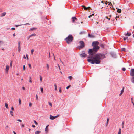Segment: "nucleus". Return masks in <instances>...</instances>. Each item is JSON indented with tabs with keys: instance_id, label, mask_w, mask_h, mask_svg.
I'll return each instance as SVG.
<instances>
[{
	"instance_id": "obj_42",
	"label": "nucleus",
	"mask_w": 134,
	"mask_h": 134,
	"mask_svg": "<svg viewBox=\"0 0 134 134\" xmlns=\"http://www.w3.org/2000/svg\"><path fill=\"white\" fill-rule=\"evenodd\" d=\"M108 122H109V119H107V122H106V123H107V124H108Z\"/></svg>"
},
{
	"instance_id": "obj_20",
	"label": "nucleus",
	"mask_w": 134,
	"mask_h": 134,
	"mask_svg": "<svg viewBox=\"0 0 134 134\" xmlns=\"http://www.w3.org/2000/svg\"><path fill=\"white\" fill-rule=\"evenodd\" d=\"M121 50L122 51H126V49L124 48H122Z\"/></svg>"
},
{
	"instance_id": "obj_14",
	"label": "nucleus",
	"mask_w": 134,
	"mask_h": 134,
	"mask_svg": "<svg viewBox=\"0 0 134 134\" xmlns=\"http://www.w3.org/2000/svg\"><path fill=\"white\" fill-rule=\"evenodd\" d=\"M88 36L90 38H94V36L93 35H92V34H88Z\"/></svg>"
},
{
	"instance_id": "obj_25",
	"label": "nucleus",
	"mask_w": 134,
	"mask_h": 134,
	"mask_svg": "<svg viewBox=\"0 0 134 134\" xmlns=\"http://www.w3.org/2000/svg\"><path fill=\"white\" fill-rule=\"evenodd\" d=\"M99 45L101 47H102L103 48H104V45H103V44H100Z\"/></svg>"
},
{
	"instance_id": "obj_5",
	"label": "nucleus",
	"mask_w": 134,
	"mask_h": 134,
	"mask_svg": "<svg viewBox=\"0 0 134 134\" xmlns=\"http://www.w3.org/2000/svg\"><path fill=\"white\" fill-rule=\"evenodd\" d=\"M130 74L131 76H132L131 78V81L133 83H134V69L131 70Z\"/></svg>"
},
{
	"instance_id": "obj_60",
	"label": "nucleus",
	"mask_w": 134,
	"mask_h": 134,
	"mask_svg": "<svg viewBox=\"0 0 134 134\" xmlns=\"http://www.w3.org/2000/svg\"><path fill=\"white\" fill-rule=\"evenodd\" d=\"M13 36H15V33L13 34Z\"/></svg>"
},
{
	"instance_id": "obj_34",
	"label": "nucleus",
	"mask_w": 134,
	"mask_h": 134,
	"mask_svg": "<svg viewBox=\"0 0 134 134\" xmlns=\"http://www.w3.org/2000/svg\"><path fill=\"white\" fill-rule=\"evenodd\" d=\"M34 49H32L31 50V53L32 54H33V52H34Z\"/></svg>"
},
{
	"instance_id": "obj_22",
	"label": "nucleus",
	"mask_w": 134,
	"mask_h": 134,
	"mask_svg": "<svg viewBox=\"0 0 134 134\" xmlns=\"http://www.w3.org/2000/svg\"><path fill=\"white\" fill-rule=\"evenodd\" d=\"M5 105L6 108L7 109H8V104L6 103H5Z\"/></svg>"
},
{
	"instance_id": "obj_63",
	"label": "nucleus",
	"mask_w": 134,
	"mask_h": 134,
	"mask_svg": "<svg viewBox=\"0 0 134 134\" xmlns=\"http://www.w3.org/2000/svg\"><path fill=\"white\" fill-rule=\"evenodd\" d=\"M15 53H13L12 54V55L13 56H14V55Z\"/></svg>"
},
{
	"instance_id": "obj_51",
	"label": "nucleus",
	"mask_w": 134,
	"mask_h": 134,
	"mask_svg": "<svg viewBox=\"0 0 134 134\" xmlns=\"http://www.w3.org/2000/svg\"><path fill=\"white\" fill-rule=\"evenodd\" d=\"M31 37V36H30V35L27 37V40H28L29 39V38Z\"/></svg>"
},
{
	"instance_id": "obj_32",
	"label": "nucleus",
	"mask_w": 134,
	"mask_h": 134,
	"mask_svg": "<svg viewBox=\"0 0 134 134\" xmlns=\"http://www.w3.org/2000/svg\"><path fill=\"white\" fill-rule=\"evenodd\" d=\"M54 87H55V90H57V85L56 84H55L54 85Z\"/></svg>"
},
{
	"instance_id": "obj_53",
	"label": "nucleus",
	"mask_w": 134,
	"mask_h": 134,
	"mask_svg": "<svg viewBox=\"0 0 134 134\" xmlns=\"http://www.w3.org/2000/svg\"><path fill=\"white\" fill-rule=\"evenodd\" d=\"M70 86L69 85L67 86V87H66V88L68 89L70 87Z\"/></svg>"
},
{
	"instance_id": "obj_62",
	"label": "nucleus",
	"mask_w": 134,
	"mask_h": 134,
	"mask_svg": "<svg viewBox=\"0 0 134 134\" xmlns=\"http://www.w3.org/2000/svg\"><path fill=\"white\" fill-rule=\"evenodd\" d=\"M22 89H23L24 90H25V88L24 87H22Z\"/></svg>"
},
{
	"instance_id": "obj_47",
	"label": "nucleus",
	"mask_w": 134,
	"mask_h": 134,
	"mask_svg": "<svg viewBox=\"0 0 134 134\" xmlns=\"http://www.w3.org/2000/svg\"><path fill=\"white\" fill-rule=\"evenodd\" d=\"M11 29L12 30H14L15 29V28L14 27H12L11 28Z\"/></svg>"
},
{
	"instance_id": "obj_10",
	"label": "nucleus",
	"mask_w": 134,
	"mask_h": 134,
	"mask_svg": "<svg viewBox=\"0 0 134 134\" xmlns=\"http://www.w3.org/2000/svg\"><path fill=\"white\" fill-rule=\"evenodd\" d=\"M72 22L73 23L75 21H77V19L75 17H72Z\"/></svg>"
},
{
	"instance_id": "obj_29",
	"label": "nucleus",
	"mask_w": 134,
	"mask_h": 134,
	"mask_svg": "<svg viewBox=\"0 0 134 134\" xmlns=\"http://www.w3.org/2000/svg\"><path fill=\"white\" fill-rule=\"evenodd\" d=\"M31 77H29V82L30 83H32V80H31Z\"/></svg>"
},
{
	"instance_id": "obj_59",
	"label": "nucleus",
	"mask_w": 134,
	"mask_h": 134,
	"mask_svg": "<svg viewBox=\"0 0 134 134\" xmlns=\"http://www.w3.org/2000/svg\"><path fill=\"white\" fill-rule=\"evenodd\" d=\"M47 126L46 127V128H45V131H46V130L47 129Z\"/></svg>"
},
{
	"instance_id": "obj_3",
	"label": "nucleus",
	"mask_w": 134,
	"mask_h": 134,
	"mask_svg": "<svg viewBox=\"0 0 134 134\" xmlns=\"http://www.w3.org/2000/svg\"><path fill=\"white\" fill-rule=\"evenodd\" d=\"M73 40V37L72 35H69L65 38L67 43L68 44H70Z\"/></svg>"
},
{
	"instance_id": "obj_45",
	"label": "nucleus",
	"mask_w": 134,
	"mask_h": 134,
	"mask_svg": "<svg viewBox=\"0 0 134 134\" xmlns=\"http://www.w3.org/2000/svg\"><path fill=\"white\" fill-rule=\"evenodd\" d=\"M17 121H19L20 122H22V120H20V119H18Z\"/></svg>"
},
{
	"instance_id": "obj_40",
	"label": "nucleus",
	"mask_w": 134,
	"mask_h": 134,
	"mask_svg": "<svg viewBox=\"0 0 134 134\" xmlns=\"http://www.w3.org/2000/svg\"><path fill=\"white\" fill-rule=\"evenodd\" d=\"M133 98H131V102L132 103L133 105H134V103L133 101Z\"/></svg>"
},
{
	"instance_id": "obj_1",
	"label": "nucleus",
	"mask_w": 134,
	"mask_h": 134,
	"mask_svg": "<svg viewBox=\"0 0 134 134\" xmlns=\"http://www.w3.org/2000/svg\"><path fill=\"white\" fill-rule=\"evenodd\" d=\"M105 57V55L104 54L98 53L95 55L94 57H89V59L87 60L92 64H98L100 63V60L103 59Z\"/></svg>"
},
{
	"instance_id": "obj_27",
	"label": "nucleus",
	"mask_w": 134,
	"mask_h": 134,
	"mask_svg": "<svg viewBox=\"0 0 134 134\" xmlns=\"http://www.w3.org/2000/svg\"><path fill=\"white\" fill-rule=\"evenodd\" d=\"M39 77H40V81L41 82H42V78L41 76V75H40Z\"/></svg>"
},
{
	"instance_id": "obj_58",
	"label": "nucleus",
	"mask_w": 134,
	"mask_h": 134,
	"mask_svg": "<svg viewBox=\"0 0 134 134\" xmlns=\"http://www.w3.org/2000/svg\"><path fill=\"white\" fill-rule=\"evenodd\" d=\"M108 3H109V5H112V4L111 3V2H108Z\"/></svg>"
},
{
	"instance_id": "obj_56",
	"label": "nucleus",
	"mask_w": 134,
	"mask_h": 134,
	"mask_svg": "<svg viewBox=\"0 0 134 134\" xmlns=\"http://www.w3.org/2000/svg\"><path fill=\"white\" fill-rule=\"evenodd\" d=\"M23 58L24 59H26V57L25 55H24V56L23 57Z\"/></svg>"
},
{
	"instance_id": "obj_50",
	"label": "nucleus",
	"mask_w": 134,
	"mask_h": 134,
	"mask_svg": "<svg viewBox=\"0 0 134 134\" xmlns=\"http://www.w3.org/2000/svg\"><path fill=\"white\" fill-rule=\"evenodd\" d=\"M29 67L30 68H31V64H28Z\"/></svg>"
},
{
	"instance_id": "obj_41",
	"label": "nucleus",
	"mask_w": 134,
	"mask_h": 134,
	"mask_svg": "<svg viewBox=\"0 0 134 134\" xmlns=\"http://www.w3.org/2000/svg\"><path fill=\"white\" fill-rule=\"evenodd\" d=\"M122 70L123 71H125L126 70V69L124 67L123 68H122Z\"/></svg>"
},
{
	"instance_id": "obj_26",
	"label": "nucleus",
	"mask_w": 134,
	"mask_h": 134,
	"mask_svg": "<svg viewBox=\"0 0 134 134\" xmlns=\"http://www.w3.org/2000/svg\"><path fill=\"white\" fill-rule=\"evenodd\" d=\"M72 77L71 76H70L68 77V78L70 79V80H71Z\"/></svg>"
},
{
	"instance_id": "obj_15",
	"label": "nucleus",
	"mask_w": 134,
	"mask_h": 134,
	"mask_svg": "<svg viewBox=\"0 0 134 134\" xmlns=\"http://www.w3.org/2000/svg\"><path fill=\"white\" fill-rule=\"evenodd\" d=\"M36 29H37L36 28L34 27V28H31L29 30V31H34Z\"/></svg>"
},
{
	"instance_id": "obj_11",
	"label": "nucleus",
	"mask_w": 134,
	"mask_h": 134,
	"mask_svg": "<svg viewBox=\"0 0 134 134\" xmlns=\"http://www.w3.org/2000/svg\"><path fill=\"white\" fill-rule=\"evenodd\" d=\"M80 56L83 58L85 57L86 56V55L84 53L80 54Z\"/></svg>"
},
{
	"instance_id": "obj_61",
	"label": "nucleus",
	"mask_w": 134,
	"mask_h": 134,
	"mask_svg": "<svg viewBox=\"0 0 134 134\" xmlns=\"http://www.w3.org/2000/svg\"><path fill=\"white\" fill-rule=\"evenodd\" d=\"M21 127H24V125L23 124H22L21 125Z\"/></svg>"
},
{
	"instance_id": "obj_7",
	"label": "nucleus",
	"mask_w": 134,
	"mask_h": 134,
	"mask_svg": "<svg viewBox=\"0 0 134 134\" xmlns=\"http://www.w3.org/2000/svg\"><path fill=\"white\" fill-rule=\"evenodd\" d=\"M59 115H57L56 116H54L51 115H50V119L52 120H53L54 119H55L57 118L59 116Z\"/></svg>"
},
{
	"instance_id": "obj_44",
	"label": "nucleus",
	"mask_w": 134,
	"mask_h": 134,
	"mask_svg": "<svg viewBox=\"0 0 134 134\" xmlns=\"http://www.w3.org/2000/svg\"><path fill=\"white\" fill-rule=\"evenodd\" d=\"M22 25V24H21V25H15V26L16 27H18V26H21Z\"/></svg>"
},
{
	"instance_id": "obj_28",
	"label": "nucleus",
	"mask_w": 134,
	"mask_h": 134,
	"mask_svg": "<svg viewBox=\"0 0 134 134\" xmlns=\"http://www.w3.org/2000/svg\"><path fill=\"white\" fill-rule=\"evenodd\" d=\"M19 103L20 104H21V100L20 99H19Z\"/></svg>"
},
{
	"instance_id": "obj_24",
	"label": "nucleus",
	"mask_w": 134,
	"mask_h": 134,
	"mask_svg": "<svg viewBox=\"0 0 134 134\" xmlns=\"http://www.w3.org/2000/svg\"><path fill=\"white\" fill-rule=\"evenodd\" d=\"M117 12L118 13H121V10L120 9H118L117 10Z\"/></svg>"
},
{
	"instance_id": "obj_39",
	"label": "nucleus",
	"mask_w": 134,
	"mask_h": 134,
	"mask_svg": "<svg viewBox=\"0 0 134 134\" xmlns=\"http://www.w3.org/2000/svg\"><path fill=\"white\" fill-rule=\"evenodd\" d=\"M34 122L36 125H38L36 121L35 120H34Z\"/></svg>"
},
{
	"instance_id": "obj_21",
	"label": "nucleus",
	"mask_w": 134,
	"mask_h": 134,
	"mask_svg": "<svg viewBox=\"0 0 134 134\" xmlns=\"http://www.w3.org/2000/svg\"><path fill=\"white\" fill-rule=\"evenodd\" d=\"M85 33V32L84 31H82L79 33V34L80 35L84 34Z\"/></svg>"
},
{
	"instance_id": "obj_55",
	"label": "nucleus",
	"mask_w": 134,
	"mask_h": 134,
	"mask_svg": "<svg viewBox=\"0 0 134 134\" xmlns=\"http://www.w3.org/2000/svg\"><path fill=\"white\" fill-rule=\"evenodd\" d=\"M58 68H59V69H60V66L59 65V64H58Z\"/></svg>"
},
{
	"instance_id": "obj_4",
	"label": "nucleus",
	"mask_w": 134,
	"mask_h": 134,
	"mask_svg": "<svg viewBox=\"0 0 134 134\" xmlns=\"http://www.w3.org/2000/svg\"><path fill=\"white\" fill-rule=\"evenodd\" d=\"M88 53L90 55L88 56V58L89 59V58H88L89 57H94L95 52L92 49H89Z\"/></svg>"
},
{
	"instance_id": "obj_9",
	"label": "nucleus",
	"mask_w": 134,
	"mask_h": 134,
	"mask_svg": "<svg viewBox=\"0 0 134 134\" xmlns=\"http://www.w3.org/2000/svg\"><path fill=\"white\" fill-rule=\"evenodd\" d=\"M111 54L113 58H115L116 57V54L113 52H111Z\"/></svg>"
},
{
	"instance_id": "obj_57",
	"label": "nucleus",
	"mask_w": 134,
	"mask_h": 134,
	"mask_svg": "<svg viewBox=\"0 0 134 134\" xmlns=\"http://www.w3.org/2000/svg\"><path fill=\"white\" fill-rule=\"evenodd\" d=\"M32 126L33 127H34H34H35V125H32Z\"/></svg>"
},
{
	"instance_id": "obj_17",
	"label": "nucleus",
	"mask_w": 134,
	"mask_h": 134,
	"mask_svg": "<svg viewBox=\"0 0 134 134\" xmlns=\"http://www.w3.org/2000/svg\"><path fill=\"white\" fill-rule=\"evenodd\" d=\"M131 34L130 33H127L125 35H126L127 36H130L131 35Z\"/></svg>"
},
{
	"instance_id": "obj_64",
	"label": "nucleus",
	"mask_w": 134,
	"mask_h": 134,
	"mask_svg": "<svg viewBox=\"0 0 134 134\" xmlns=\"http://www.w3.org/2000/svg\"><path fill=\"white\" fill-rule=\"evenodd\" d=\"M13 133L14 134H16V133L14 131H13Z\"/></svg>"
},
{
	"instance_id": "obj_37",
	"label": "nucleus",
	"mask_w": 134,
	"mask_h": 134,
	"mask_svg": "<svg viewBox=\"0 0 134 134\" xmlns=\"http://www.w3.org/2000/svg\"><path fill=\"white\" fill-rule=\"evenodd\" d=\"M48 103H49V104L51 106V107H52V104L50 102H48Z\"/></svg>"
},
{
	"instance_id": "obj_6",
	"label": "nucleus",
	"mask_w": 134,
	"mask_h": 134,
	"mask_svg": "<svg viewBox=\"0 0 134 134\" xmlns=\"http://www.w3.org/2000/svg\"><path fill=\"white\" fill-rule=\"evenodd\" d=\"M79 43L80 44V46H79L78 48L79 49H81L83 48L85 46V43L83 41H81L79 42Z\"/></svg>"
},
{
	"instance_id": "obj_52",
	"label": "nucleus",
	"mask_w": 134,
	"mask_h": 134,
	"mask_svg": "<svg viewBox=\"0 0 134 134\" xmlns=\"http://www.w3.org/2000/svg\"><path fill=\"white\" fill-rule=\"evenodd\" d=\"M59 92H60V93L61 92V88H60L59 89Z\"/></svg>"
},
{
	"instance_id": "obj_54",
	"label": "nucleus",
	"mask_w": 134,
	"mask_h": 134,
	"mask_svg": "<svg viewBox=\"0 0 134 134\" xmlns=\"http://www.w3.org/2000/svg\"><path fill=\"white\" fill-rule=\"evenodd\" d=\"M10 66H12V61H11L10 64Z\"/></svg>"
},
{
	"instance_id": "obj_43",
	"label": "nucleus",
	"mask_w": 134,
	"mask_h": 134,
	"mask_svg": "<svg viewBox=\"0 0 134 134\" xmlns=\"http://www.w3.org/2000/svg\"><path fill=\"white\" fill-rule=\"evenodd\" d=\"M128 38V37H125L124 38V41H125L126 40V39Z\"/></svg>"
},
{
	"instance_id": "obj_13",
	"label": "nucleus",
	"mask_w": 134,
	"mask_h": 134,
	"mask_svg": "<svg viewBox=\"0 0 134 134\" xmlns=\"http://www.w3.org/2000/svg\"><path fill=\"white\" fill-rule=\"evenodd\" d=\"M9 68V66L8 65H7L6 66V68L5 69L6 73H7L8 72Z\"/></svg>"
},
{
	"instance_id": "obj_18",
	"label": "nucleus",
	"mask_w": 134,
	"mask_h": 134,
	"mask_svg": "<svg viewBox=\"0 0 134 134\" xmlns=\"http://www.w3.org/2000/svg\"><path fill=\"white\" fill-rule=\"evenodd\" d=\"M41 132V131H37L35 132V134H39Z\"/></svg>"
},
{
	"instance_id": "obj_49",
	"label": "nucleus",
	"mask_w": 134,
	"mask_h": 134,
	"mask_svg": "<svg viewBox=\"0 0 134 134\" xmlns=\"http://www.w3.org/2000/svg\"><path fill=\"white\" fill-rule=\"evenodd\" d=\"M32 106V103H30L29 104V106L30 107H31Z\"/></svg>"
},
{
	"instance_id": "obj_8",
	"label": "nucleus",
	"mask_w": 134,
	"mask_h": 134,
	"mask_svg": "<svg viewBox=\"0 0 134 134\" xmlns=\"http://www.w3.org/2000/svg\"><path fill=\"white\" fill-rule=\"evenodd\" d=\"M18 51L20 52L21 50L20 42H18Z\"/></svg>"
},
{
	"instance_id": "obj_35",
	"label": "nucleus",
	"mask_w": 134,
	"mask_h": 134,
	"mask_svg": "<svg viewBox=\"0 0 134 134\" xmlns=\"http://www.w3.org/2000/svg\"><path fill=\"white\" fill-rule=\"evenodd\" d=\"M124 88L123 87V89L121 90V93H122L124 91Z\"/></svg>"
},
{
	"instance_id": "obj_2",
	"label": "nucleus",
	"mask_w": 134,
	"mask_h": 134,
	"mask_svg": "<svg viewBox=\"0 0 134 134\" xmlns=\"http://www.w3.org/2000/svg\"><path fill=\"white\" fill-rule=\"evenodd\" d=\"M99 44V42L97 41H94L92 43V45L93 46L92 49L95 52H97L99 49V47L98 46Z\"/></svg>"
},
{
	"instance_id": "obj_38",
	"label": "nucleus",
	"mask_w": 134,
	"mask_h": 134,
	"mask_svg": "<svg viewBox=\"0 0 134 134\" xmlns=\"http://www.w3.org/2000/svg\"><path fill=\"white\" fill-rule=\"evenodd\" d=\"M10 114H11V115L12 116H13V112L12 111H10Z\"/></svg>"
},
{
	"instance_id": "obj_31",
	"label": "nucleus",
	"mask_w": 134,
	"mask_h": 134,
	"mask_svg": "<svg viewBox=\"0 0 134 134\" xmlns=\"http://www.w3.org/2000/svg\"><path fill=\"white\" fill-rule=\"evenodd\" d=\"M36 35V34L34 33L32 34H31V35H30V36H31V37L32 36H35Z\"/></svg>"
},
{
	"instance_id": "obj_30",
	"label": "nucleus",
	"mask_w": 134,
	"mask_h": 134,
	"mask_svg": "<svg viewBox=\"0 0 134 134\" xmlns=\"http://www.w3.org/2000/svg\"><path fill=\"white\" fill-rule=\"evenodd\" d=\"M46 67L47 70H48L49 69V65L48 64H46Z\"/></svg>"
},
{
	"instance_id": "obj_12",
	"label": "nucleus",
	"mask_w": 134,
	"mask_h": 134,
	"mask_svg": "<svg viewBox=\"0 0 134 134\" xmlns=\"http://www.w3.org/2000/svg\"><path fill=\"white\" fill-rule=\"evenodd\" d=\"M83 8L85 10H89V9H90V7H85V6H83Z\"/></svg>"
},
{
	"instance_id": "obj_48",
	"label": "nucleus",
	"mask_w": 134,
	"mask_h": 134,
	"mask_svg": "<svg viewBox=\"0 0 134 134\" xmlns=\"http://www.w3.org/2000/svg\"><path fill=\"white\" fill-rule=\"evenodd\" d=\"M11 110H12L13 111L14 110V108L13 107H11Z\"/></svg>"
},
{
	"instance_id": "obj_33",
	"label": "nucleus",
	"mask_w": 134,
	"mask_h": 134,
	"mask_svg": "<svg viewBox=\"0 0 134 134\" xmlns=\"http://www.w3.org/2000/svg\"><path fill=\"white\" fill-rule=\"evenodd\" d=\"M43 90L42 88H41V92L43 93Z\"/></svg>"
},
{
	"instance_id": "obj_23",
	"label": "nucleus",
	"mask_w": 134,
	"mask_h": 134,
	"mask_svg": "<svg viewBox=\"0 0 134 134\" xmlns=\"http://www.w3.org/2000/svg\"><path fill=\"white\" fill-rule=\"evenodd\" d=\"M124 121H123L122 123V128H123L124 127Z\"/></svg>"
},
{
	"instance_id": "obj_16",
	"label": "nucleus",
	"mask_w": 134,
	"mask_h": 134,
	"mask_svg": "<svg viewBox=\"0 0 134 134\" xmlns=\"http://www.w3.org/2000/svg\"><path fill=\"white\" fill-rule=\"evenodd\" d=\"M6 14V13L5 12H4L1 14V16H4Z\"/></svg>"
},
{
	"instance_id": "obj_46",
	"label": "nucleus",
	"mask_w": 134,
	"mask_h": 134,
	"mask_svg": "<svg viewBox=\"0 0 134 134\" xmlns=\"http://www.w3.org/2000/svg\"><path fill=\"white\" fill-rule=\"evenodd\" d=\"M36 100H38V96L37 94H36Z\"/></svg>"
},
{
	"instance_id": "obj_19",
	"label": "nucleus",
	"mask_w": 134,
	"mask_h": 134,
	"mask_svg": "<svg viewBox=\"0 0 134 134\" xmlns=\"http://www.w3.org/2000/svg\"><path fill=\"white\" fill-rule=\"evenodd\" d=\"M121 129L120 128H119V132L118 134H121Z\"/></svg>"
},
{
	"instance_id": "obj_36",
	"label": "nucleus",
	"mask_w": 134,
	"mask_h": 134,
	"mask_svg": "<svg viewBox=\"0 0 134 134\" xmlns=\"http://www.w3.org/2000/svg\"><path fill=\"white\" fill-rule=\"evenodd\" d=\"M26 67L25 65L23 66V69L24 70H25V69Z\"/></svg>"
}]
</instances>
